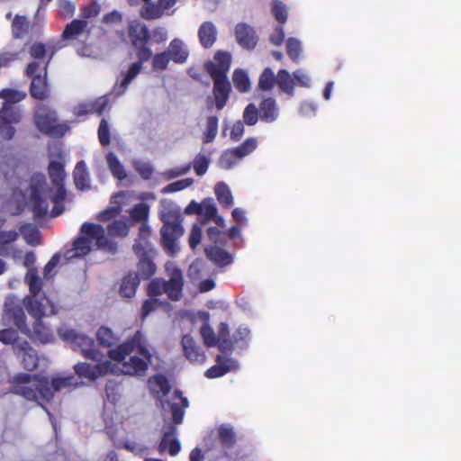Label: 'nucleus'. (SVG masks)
<instances>
[{
	"instance_id": "cd10ccee",
	"label": "nucleus",
	"mask_w": 461,
	"mask_h": 461,
	"mask_svg": "<svg viewBox=\"0 0 461 461\" xmlns=\"http://www.w3.org/2000/svg\"><path fill=\"white\" fill-rule=\"evenodd\" d=\"M205 253L209 259L213 261L219 266L229 265L232 261V257L230 253L219 248L217 245L213 247H206Z\"/></svg>"
},
{
	"instance_id": "e2e57ef3",
	"label": "nucleus",
	"mask_w": 461,
	"mask_h": 461,
	"mask_svg": "<svg viewBox=\"0 0 461 461\" xmlns=\"http://www.w3.org/2000/svg\"><path fill=\"white\" fill-rule=\"evenodd\" d=\"M294 86L302 87H311V77L307 72L298 69L294 72Z\"/></svg>"
},
{
	"instance_id": "4be33fe9",
	"label": "nucleus",
	"mask_w": 461,
	"mask_h": 461,
	"mask_svg": "<svg viewBox=\"0 0 461 461\" xmlns=\"http://www.w3.org/2000/svg\"><path fill=\"white\" fill-rule=\"evenodd\" d=\"M167 52L171 60L178 64L185 63L189 56V50L186 44L179 38H175L170 41Z\"/></svg>"
},
{
	"instance_id": "f257e3e1",
	"label": "nucleus",
	"mask_w": 461,
	"mask_h": 461,
	"mask_svg": "<svg viewBox=\"0 0 461 461\" xmlns=\"http://www.w3.org/2000/svg\"><path fill=\"white\" fill-rule=\"evenodd\" d=\"M25 281L32 295L24 299V304L29 314L34 319L32 327L30 328L25 324V314L14 296H8L5 299L3 321L5 324L13 322L23 333L41 343H50L54 339L53 335L43 324L41 319L55 314V306L48 297L40 296L41 282L35 268L28 269Z\"/></svg>"
},
{
	"instance_id": "bf43d9fd",
	"label": "nucleus",
	"mask_w": 461,
	"mask_h": 461,
	"mask_svg": "<svg viewBox=\"0 0 461 461\" xmlns=\"http://www.w3.org/2000/svg\"><path fill=\"white\" fill-rule=\"evenodd\" d=\"M133 250L138 257L152 256L153 249L149 240H137L133 245Z\"/></svg>"
},
{
	"instance_id": "603ef678",
	"label": "nucleus",
	"mask_w": 461,
	"mask_h": 461,
	"mask_svg": "<svg viewBox=\"0 0 461 461\" xmlns=\"http://www.w3.org/2000/svg\"><path fill=\"white\" fill-rule=\"evenodd\" d=\"M272 13L276 20L281 23H285L287 19L288 9L280 1H274L272 4Z\"/></svg>"
},
{
	"instance_id": "bb28decb",
	"label": "nucleus",
	"mask_w": 461,
	"mask_h": 461,
	"mask_svg": "<svg viewBox=\"0 0 461 461\" xmlns=\"http://www.w3.org/2000/svg\"><path fill=\"white\" fill-rule=\"evenodd\" d=\"M260 119L266 122H273L279 116V108L274 98L264 99L259 105Z\"/></svg>"
},
{
	"instance_id": "6e6d98bb",
	"label": "nucleus",
	"mask_w": 461,
	"mask_h": 461,
	"mask_svg": "<svg viewBox=\"0 0 461 461\" xmlns=\"http://www.w3.org/2000/svg\"><path fill=\"white\" fill-rule=\"evenodd\" d=\"M21 233L28 244L39 243V231L32 225H25L21 229Z\"/></svg>"
},
{
	"instance_id": "a211bd4d",
	"label": "nucleus",
	"mask_w": 461,
	"mask_h": 461,
	"mask_svg": "<svg viewBox=\"0 0 461 461\" xmlns=\"http://www.w3.org/2000/svg\"><path fill=\"white\" fill-rule=\"evenodd\" d=\"M176 429L173 425L165 428L162 439L158 445V452L163 454L167 452L169 456H176L181 450V443L176 438Z\"/></svg>"
},
{
	"instance_id": "9d476101",
	"label": "nucleus",
	"mask_w": 461,
	"mask_h": 461,
	"mask_svg": "<svg viewBox=\"0 0 461 461\" xmlns=\"http://www.w3.org/2000/svg\"><path fill=\"white\" fill-rule=\"evenodd\" d=\"M58 335L63 341L68 343L73 350L79 351L86 358L94 362L104 359V355L95 348L94 339L89 336L66 326L59 328Z\"/></svg>"
},
{
	"instance_id": "2eb2a0df",
	"label": "nucleus",
	"mask_w": 461,
	"mask_h": 461,
	"mask_svg": "<svg viewBox=\"0 0 461 461\" xmlns=\"http://www.w3.org/2000/svg\"><path fill=\"white\" fill-rule=\"evenodd\" d=\"M112 362L109 360L95 362L93 366L88 363H78L74 366L76 374L80 378H85L89 381H95L111 373Z\"/></svg>"
},
{
	"instance_id": "3c124183",
	"label": "nucleus",
	"mask_w": 461,
	"mask_h": 461,
	"mask_svg": "<svg viewBox=\"0 0 461 461\" xmlns=\"http://www.w3.org/2000/svg\"><path fill=\"white\" fill-rule=\"evenodd\" d=\"M193 183H194V179L190 178V177L185 178L182 180H178V181L173 182V183L166 185L162 189V193L166 194V193L178 192V191H181V190H184V189L189 187L190 185H193Z\"/></svg>"
},
{
	"instance_id": "c85d7f7f",
	"label": "nucleus",
	"mask_w": 461,
	"mask_h": 461,
	"mask_svg": "<svg viewBox=\"0 0 461 461\" xmlns=\"http://www.w3.org/2000/svg\"><path fill=\"white\" fill-rule=\"evenodd\" d=\"M74 181L79 190H87L90 188V178L84 161L77 164L74 170Z\"/></svg>"
},
{
	"instance_id": "c756f323",
	"label": "nucleus",
	"mask_w": 461,
	"mask_h": 461,
	"mask_svg": "<svg viewBox=\"0 0 461 461\" xmlns=\"http://www.w3.org/2000/svg\"><path fill=\"white\" fill-rule=\"evenodd\" d=\"M276 84L282 92L290 95L291 96L294 94V74L291 75L286 69L279 70L276 76Z\"/></svg>"
},
{
	"instance_id": "13d9d810",
	"label": "nucleus",
	"mask_w": 461,
	"mask_h": 461,
	"mask_svg": "<svg viewBox=\"0 0 461 461\" xmlns=\"http://www.w3.org/2000/svg\"><path fill=\"white\" fill-rule=\"evenodd\" d=\"M258 110L254 104L246 106L243 112V120L248 125H255L258 120Z\"/></svg>"
},
{
	"instance_id": "72a5a7b5",
	"label": "nucleus",
	"mask_w": 461,
	"mask_h": 461,
	"mask_svg": "<svg viewBox=\"0 0 461 461\" xmlns=\"http://www.w3.org/2000/svg\"><path fill=\"white\" fill-rule=\"evenodd\" d=\"M106 97L99 98L95 104H81L76 108V113L80 116L87 113H96L101 115L107 105Z\"/></svg>"
},
{
	"instance_id": "aec40b11",
	"label": "nucleus",
	"mask_w": 461,
	"mask_h": 461,
	"mask_svg": "<svg viewBox=\"0 0 461 461\" xmlns=\"http://www.w3.org/2000/svg\"><path fill=\"white\" fill-rule=\"evenodd\" d=\"M176 0H158L145 4L140 11V15L147 20L158 19L164 14H169L168 10L173 7Z\"/></svg>"
},
{
	"instance_id": "a19ab883",
	"label": "nucleus",
	"mask_w": 461,
	"mask_h": 461,
	"mask_svg": "<svg viewBox=\"0 0 461 461\" xmlns=\"http://www.w3.org/2000/svg\"><path fill=\"white\" fill-rule=\"evenodd\" d=\"M218 133V118L209 116L206 121L205 131L203 132V141L204 143L212 142Z\"/></svg>"
},
{
	"instance_id": "2f4dec72",
	"label": "nucleus",
	"mask_w": 461,
	"mask_h": 461,
	"mask_svg": "<svg viewBox=\"0 0 461 461\" xmlns=\"http://www.w3.org/2000/svg\"><path fill=\"white\" fill-rule=\"evenodd\" d=\"M152 256L139 257L137 276L140 279H147L156 271V267L151 260Z\"/></svg>"
},
{
	"instance_id": "ddd939ff",
	"label": "nucleus",
	"mask_w": 461,
	"mask_h": 461,
	"mask_svg": "<svg viewBox=\"0 0 461 461\" xmlns=\"http://www.w3.org/2000/svg\"><path fill=\"white\" fill-rule=\"evenodd\" d=\"M14 355L19 359L23 367L32 371L39 366H47L49 360L44 357H39L36 350L28 341H18L14 346Z\"/></svg>"
},
{
	"instance_id": "dca6fc26",
	"label": "nucleus",
	"mask_w": 461,
	"mask_h": 461,
	"mask_svg": "<svg viewBox=\"0 0 461 461\" xmlns=\"http://www.w3.org/2000/svg\"><path fill=\"white\" fill-rule=\"evenodd\" d=\"M132 197V193L119 192L114 194L110 200V206L100 212L97 220L101 221H108L120 214L124 205H127Z\"/></svg>"
},
{
	"instance_id": "8fccbe9b",
	"label": "nucleus",
	"mask_w": 461,
	"mask_h": 461,
	"mask_svg": "<svg viewBox=\"0 0 461 461\" xmlns=\"http://www.w3.org/2000/svg\"><path fill=\"white\" fill-rule=\"evenodd\" d=\"M286 52L292 60L297 61L302 52L300 41L295 38H289L286 41Z\"/></svg>"
},
{
	"instance_id": "79ce46f5",
	"label": "nucleus",
	"mask_w": 461,
	"mask_h": 461,
	"mask_svg": "<svg viewBox=\"0 0 461 461\" xmlns=\"http://www.w3.org/2000/svg\"><path fill=\"white\" fill-rule=\"evenodd\" d=\"M258 147V140L255 138L247 139L241 145L233 149L238 158L242 159L246 156L251 154Z\"/></svg>"
},
{
	"instance_id": "393cba45",
	"label": "nucleus",
	"mask_w": 461,
	"mask_h": 461,
	"mask_svg": "<svg viewBox=\"0 0 461 461\" xmlns=\"http://www.w3.org/2000/svg\"><path fill=\"white\" fill-rule=\"evenodd\" d=\"M217 33V28L213 23L203 22L198 28L199 42L203 47L210 48L215 42Z\"/></svg>"
},
{
	"instance_id": "e433bc0d",
	"label": "nucleus",
	"mask_w": 461,
	"mask_h": 461,
	"mask_svg": "<svg viewBox=\"0 0 461 461\" xmlns=\"http://www.w3.org/2000/svg\"><path fill=\"white\" fill-rule=\"evenodd\" d=\"M139 285V278L137 276L129 275L122 279L120 294L123 297L131 298L136 292V288Z\"/></svg>"
},
{
	"instance_id": "de8ad7c7",
	"label": "nucleus",
	"mask_w": 461,
	"mask_h": 461,
	"mask_svg": "<svg viewBox=\"0 0 461 461\" xmlns=\"http://www.w3.org/2000/svg\"><path fill=\"white\" fill-rule=\"evenodd\" d=\"M218 435L221 443L226 446H231L235 441V435L232 428L229 425H221L218 429Z\"/></svg>"
},
{
	"instance_id": "6e6552de",
	"label": "nucleus",
	"mask_w": 461,
	"mask_h": 461,
	"mask_svg": "<svg viewBox=\"0 0 461 461\" xmlns=\"http://www.w3.org/2000/svg\"><path fill=\"white\" fill-rule=\"evenodd\" d=\"M230 62L231 58L229 53L219 51L215 54L213 60L205 65L214 82L213 95L219 111L225 106L230 91V86L226 77Z\"/></svg>"
},
{
	"instance_id": "6ab92c4d",
	"label": "nucleus",
	"mask_w": 461,
	"mask_h": 461,
	"mask_svg": "<svg viewBox=\"0 0 461 461\" xmlns=\"http://www.w3.org/2000/svg\"><path fill=\"white\" fill-rule=\"evenodd\" d=\"M142 69L141 62H134L130 65L127 70L122 71L116 79L113 87V93L116 96L123 95L128 86L140 73Z\"/></svg>"
},
{
	"instance_id": "20e7f679",
	"label": "nucleus",
	"mask_w": 461,
	"mask_h": 461,
	"mask_svg": "<svg viewBox=\"0 0 461 461\" xmlns=\"http://www.w3.org/2000/svg\"><path fill=\"white\" fill-rule=\"evenodd\" d=\"M109 357L112 363V374L143 376L151 362L152 355L146 347L144 335L137 331L131 339L110 349Z\"/></svg>"
},
{
	"instance_id": "f704fd0d",
	"label": "nucleus",
	"mask_w": 461,
	"mask_h": 461,
	"mask_svg": "<svg viewBox=\"0 0 461 461\" xmlns=\"http://www.w3.org/2000/svg\"><path fill=\"white\" fill-rule=\"evenodd\" d=\"M214 193L217 200L221 205L230 207L233 204V196L229 186L225 183L219 182L215 185Z\"/></svg>"
},
{
	"instance_id": "7ed1b4c3",
	"label": "nucleus",
	"mask_w": 461,
	"mask_h": 461,
	"mask_svg": "<svg viewBox=\"0 0 461 461\" xmlns=\"http://www.w3.org/2000/svg\"><path fill=\"white\" fill-rule=\"evenodd\" d=\"M111 221L107 226L108 234L105 233L102 225L85 222L80 229L81 236L74 241L73 248L65 253V260L87 255L93 245L97 249L114 253L117 244L112 238L126 237L130 230V225L124 219L113 218Z\"/></svg>"
},
{
	"instance_id": "c03bdc74",
	"label": "nucleus",
	"mask_w": 461,
	"mask_h": 461,
	"mask_svg": "<svg viewBox=\"0 0 461 461\" xmlns=\"http://www.w3.org/2000/svg\"><path fill=\"white\" fill-rule=\"evenodd\" d=\"M275 82H276V77L272 69L267 68L259 77L258 87L264 91L271 90Z\"/></svg>"
},
{
	"instance_id": "052dcab7",
	"label": "nucleus",
	"mask_w": 461,
	"mask_h": 461,
	"mask_svg": "<svg viewBox=\"0 0 461 461\" xmlns=\"http://www.w3.org/2000/svg\"><path fill=\"white\" fill-rule=\"evenodd\" d=\"M170 60L171 59L166 50L153 57L152 67L156 70H164L167 68Z\"/></svg>"
},
{
	"instance_id": "a18cd8bd",
	"label": "nucleus",
	"mask_w": 461,
	"mask_h": 461,
	"mask_svg": "<svg viewBox=\"0 0 461 461\" xmlns=\"http://www.w3.org/2000/svg\"><path fill=\"white\" fill-rule=\"evenodd\" d=\"M240 158H238L233 149H228L221 156L219 165L223 169H230L234 167Z\"/></svg>"
},
{
	"instance_id": "69168bd1",
	"label": "nucleus",
	"mask_w": 461,
	"mask_h": 461,
	"mask_svg": "<svg viewBox=\"0 0 461 461\" xmlns=\"http://www.w3.org/2000/svg\"><path fill=\"white\" fill-rule=\"evenodd\" d=\"M159 305H160V303H159L158 299L154 298V297H149L148 300H146L143 303V305L141 308L142 318L147 317L150 312L155 311Z\"/></svg>"
},
{
	"instance_id": "0eeeda50",
	"label": "nucleus",
	"mask_w": 461,
	"mask_h": 461,
	"mask_svg": "<svg viewBox=\"0 0 461 461\" xmlns=\"http://www.w3.org/2000/svg\"><path fill=\"white\" fill-rule=\"evenodd\" d=\"M149 390L157 395L160 402L164 415L170 412L173 422L179 424L183 420L184 409L188 407V401L183 397L179 391H175L170 399H165L170 386L165 376L157 375L149 379Z\"/></svg>"
},
{
	"instance_id": "09e8293b",
	"label": "nucleus",
	"mask_w": 461,
	"mask_h": 461,
	"mask_svg": "<svg viewBox=\"0 0 461 461\" xmlns=\"http://www.w3.org/2000/svg\"><path fill=\"white\" fill-rule=\"evenodd\" d=\"M28 29V23L24 16H15L12 23L13 34L16 38L23 37Z\"/></svg>"
},
{
	"instance_id": "1a4fd4ad",
	"label": "nucleus",
	"mask_w": 461,
	"mask_h": 461,
	"mask_svg": "<svg viewBox=\"0 0 461 461\" xmlns=\"http://www.w3.org/2000/svg\"><path fill=\"white\" fill-rule=\"evenodd\" d=\"M165 268L169 280L153 279L148 287L149 295V297L156 298L165 293L171 300L178 301L183 288L182 272L173 262H167L165 265Z\"/></svg>"
},
{
	"instance_id": "f8f14e48",
	"label": "nucleus",
	"mask_w": 461,
	"mask_h": 461,
	"mask_svg": "<svg viewBox=\"0 0 461 461\" xmlns=\"http://www.w3.org/2000/svg\"><path fill=\"white\" fill-rule=\"evenodd\" d=\"M34 121L39 131L53 136H62L69 129L67 123H59L56 113L45 106L38 107Z\"/></svg>"
},
{
	"instance_id": "b1692460",
	"label": "nucleus",
	"mask_w": 461,
	"mask_h": 461,
	"mask_svg": "<svg viewBox=\"0 0 461 461\" xmlns=\"http://www.w3.org/2000/svg\"><path fill=\"white\" fill-rule=\"evenodd\" d=\"M185 357L194 363H203L205 360V355L195 344L193 337L185 334L181 341Z\"/></svg>"
},
{
	"instance_id": "4468645a",
	"label": "nucleus",
	"mask_w": 461,
	"mask_h": 461,
	"mask_svg": "<svg viewBox=\"0 0 461 461\" xmlns=\"http://www.w3.org/2000/svg\"><path fill=\"white\" fill-rule=\"evenodd\" d=\"M23 112L19 107H14L10 104H3L0 109V138L10 140L15 133L13 124L21 122Z\"/></svg>"
},
{
	"instance_id": "473e14b6",
	"label": "nucleus",
	"mask_w": 461,
	"mask_h": 461,
	"mask_svg": "<svg viewBox=\"0 0 461 461\" xmlns=\"http://www.w3.org/2000/svg\"><path fill=\"white\" fill-rule=\"evenodd\" d=\"M87 23L83 20H74L67 25L62 33L64 40L76 39L80 36L86 29Z\"/></svg>"
},
{
	"instance_id": "774afa93",
	"label": "nucleus",
	"mask_w": 461,
	"mask_h": 461,
	"mask_svg": "<svg viewBox=\"0 0 461 461\" xmlns=\"http://www.w3.org/2000/svg\"><path fill=\"white\" fill-rule=\"evenodd\" d=\"M58 5L64 17L71 16L75 12V5L69 0H58Z\"/></svg>"
},
{
	"instance_id": "680f3d73",
	"label": "nucleus",
	"mask_w": 461,
	"mask_h": 461,
	"mask_svg": "<svg viewBox=\"0 0 461 461\" xmlns=\"http://www.w3.org/2000/svg\"><path fill=\"white\" fill-rule=\"evenodd\" d=\"M60 258H61V256L59 254H55L51 258L50 260L47 263V265L45 266L44 267V277L46 279H50L52 278L57 270V267L60 261Z\"/></svg>"
},
{
	"instance_id": "864d4df0",
	"label": "nucleus",
	"mask_w": 461,
	"mask_h": 461,
	"mask_svg": "<svg viewBox=\"0 0 461 461\" xmlns=\"http://www.w3.org/2000/svg\"><path fill=\"white\" fill-rule=\"evenodd\" d=\"M208 166H209V159L205 155L199 153L194 158V162H193V167H194L195 173L198 176H203L207 172Z\"/></svg>"
},
{
	"instance_id": "39448f33",
	"label": "nucleus",
	"mask_w": 461,
	"mask_h": 461,
	"mask_svg": "<svg viewBox=\"0 0 461 461\" xmlns=\"http://www.w3.org/2000/svg\"><path fill=\"white\" fill-rule=\"evenodd\" d=\"M74 381L73 376H57L52 378L49 385L47 380L40 375L18 373L10 381L12 384L10 392L41 405L40 400L50 401L54 392L76 386L77 384Z\"/></svg>"
},
{
	"instance_id": "49530a36",
	"label": "nucleus",
	"mask_w": 461,
	"mask_h": 461,
	"mask_svg": "<svg viewBox=\"0 0 461 461\" xmlns=\"http://www.w3.org/2000/svg\"><path fill=\"white\" fill-rule=\"evenodd\" d=\"M199 214L203 216L206 221L212 220L216 216L217 208L212 198L205 199L201 203Z\"/></svg>"
},
{
	"instance_id": "338daca9",
	"label": "nucleus",
	"mask_w": 461,
	"mask_h": 461,
	"mask_svg": "<svg viewBox=\"0 0 461 461\" xmlns=\"http://www.w3.org/2000/svg\"><path fill=\"white\" fill-rule=\"evenodd\" d=\"M135 169L141 175L144 179H149L152 175V167L148 162L144 161H135L134 162Z\"/></svg>"
},
{
	"instance_id": "412c9836",
	"label": "nucleus",
	"mask_w": 461,
	"mask_h": 461,
	"mask_svg": "<svg viewBox=\"0 0 461 461\" xmlns=\"http://www.w3.org/2000/svg\"><path fill=\"white\" fill-rule=\"evenodd\" d=\"M239 368V364L232 358L218 357L217 364L209 368L205 375L208 378L221 377L228 372L235 371Z\"/></svg>"
},
{
	"instance_id": "5fc2aeb1",
	"label": "nucleus",
	"mask_w": 461,
	"mask_h": 461,
	"mask_svg": "<svg viewBox=\"0 0 461 461\" xmlns=\"http://www.w3.org/2000/svg\"><path fill=\"white\" fill-rule=\"evenodd\" d=\"M0 341L4 344H12L14 349L15 343L18 341H25L18 338L17 332L14 329H5L0 331Z\"/></svg>"
},
{
	"instance_id": "f3484780",
	"label": "nucleus",
	"mask_w": 461,
	"mask_h": 461,
	"mask_svg": "<svg viewBox=\"0 0 461 461\" xmlns=\"http://www.w3.org/2000/svg\"><path fill=\"white\" fill-rule=\"evenodd\" d=\"M209 313L198 312L191 317V322L199 328L200 334L207 347H213L218 343V338L209 325Z\"/></svg>"
},
{
	"instance_id": "a878e982",
	"label": "nucleus",
	"mask_w": 461,
	"mask_h": 461,
	"mask_svg": "<svg viewBox=\"0 0 461 461\" xmlns=\"http://www.w3.org/2000/svg\"><path fill=\"white\" fill-rule=\"evenodd\" d=\"M236 39L244 48L252 49L257 43V38L253 28L245 23H240L235 29Z\"/></svg>"
},
{
	"instance_id": "9b49d317",
	"label": "nucleus",
	"mask_w": 461,
	"mask_h": 461,
	"mask_svg": "<svg viewBox=\"0 0 461 461\" xmlns=\"http://www.w3.org/2000/svg\"><path fill=\"white\" fill-rule=\"evenodd\" d=\"M53 53L52 50L46 62L32 61L26 68L27 76L32 78L30 92L33 98L44 99L47 96V67Z\"/></svg>"
},
{
	"instance_id": "c9c22d12",
	"label": "nucleus",
	"mask_w": 461,
	"mask_h": 461,
	"mask_svg": "<svg viewBox=\"0 0 461 461\" xmlns=\"http://www.w3.org/2000/svg\"><path fill=\"white\" fill-rule=\"evenodd\" d=\"M106 162L112 175L115 178L119 180L126 178V171L118 158L113 153L110 152L106 155Z\"/></svg>"
},
{
	"instance_id": "423d86ee",
	"label": "nucleus",
	"mask_w": 461,
	"mask_h": 461,
	"mask_svg": "<svg viewBox=\"0 0 461 461\" xmlns=\"http://www.w3.org/2000/svg\"><path fill=\"white\" fill-rule=\"evenodd\" d=\"M159 217L164 222L160 230L164 249L171 255L178 250L177 240L183 235L180 207L168 200H162L159 206Z\"/></svg>"
},
{
	"instance_id": "f03ea898",
	"label": "nucleus",
	"mask_w": 461,
	"mask_h": 461,
	"mask_svg": "<svg viewBox=\"0 0 461 461\" xmlns=\"http://www.w3.org/2000/svg\"><path fill=\"white\" fill-rule=\"evenodd\" d=\"M49 173L53 184L52 188L47 186L42 174H35L30 182L21 183L19 191L14 193L15 199L19 201L22 198L35 217H42L49 212L51 217H56L64 210L62 202L65 197L63 188L65 173L62 163L51 160L49 165Z\"/></svg>"
},
{
	"instance_id": "ea45409f",
	"label": "nucleus",
	"mask_w": 461,
	"mask_h": 461,
	"mask_svg": "<svg viewBox=\"0 0 461 461\" xmlns=\"http://www.w3.org/2000/svg\"><path fill=\"white\" fill-rule=\"evenodd\" d=\"M233 85L241 93L248 92L250 88V81L246 71L236 69L232 76Z\"/></svg>"
},
{
	"instance_id": "0e129e2a",
	"label": "nucleus",
	"mask_w": 461,
	"mask_h": 461,
	"mask_svg": "<svg viewBox=\"0 0 461 461\" xmlns=\"http://www.w3.org/2000/svg\"><path fill=\"white\" fill-rule=\"evenodd\" d=\"M98 138L100 143L106 146L110 143L109 127L107 122L103 119L98 128Z\"/></svg>"
},
{
	"instance_id": "5701e85b",
	"label": "nucleus",
	"mask_w": 461,
	"mask_h": 461,
	"mask_svg": "<svg viewBox=\"0 0 461 461\" xmlns=\"http://www.w3.org/2000/svg\"><path fill=\"white\" fill-rule=\"evenodd\" d=\"M128 32L134 47L145 44L149 37V28L139 21H131L129 23Z\"/></svg>"
},
{
	"instance_id": "4d7b16f0",
	"label": "nucleus",
	"mask_w": 461,
	"mask_h": 461,
	"mask_svg": "<svg viewBox=\"0 0 461 461\" xmlns=\"http://www.w3.org/2000/svg\"><path fill=\"white\" fill-rule=\"evenodd\" d=\"M250 338V331L247 327H239L232 335V341L240 347L247 345Z\"/></svg>"
},
{
	"instance_id": "37998d69",
	"label": "nucleus",
	"mask_w": 461,
	"mask_h": 461,
	"mask_svg": "<svg viewBox=\"0 0 461 461\" xmlns=\"http://www.w3.org/2000/svg\"><path fill=\"white\" fill-rule=\"evenodd\" d=\"M149 206L144 203L134 205L130 211L129 214L134 221H143L149 217Z\"/></svg>"
},
{
	"instance_id": "7c9ffc66",
	"label": "nucleus",
	"mask_w": 461,
	"mask_h": 461,
	"mask_svg": "<svg viewBox=\"0 0 461 461\" xmlns=\"http://www.w3.org/2000/svg\"><path fill=\"white\" fill-rule=\"evenodd\" d=\"M18 233L15 230L0 231V255L13 256V247L10 244L16 240Z\"/></svg>"
},
{
	"instance_id": "4c0bfd02",
	"label": "nucleus",
	"mask_w": 461,
	"mask_h": 461,
	"mask_svg": "<svg viewBox=\"0 0 461 461\" xmlns=\"http://www.w3.org/2000/svg\"><path fill=\"white\" fill-rule=\"evenodd\" d=\"M26 97V93L14 88H4L0 91V98L4 104H16L23 101Z\"/></svg>"
},
{
	"instance_id": "58836bf2",
	"label": "nucleus",
	"mask_w": 461,
	"mask_h": 461,
	"mask_svg": "<svg viewBox=\"0 0 461 461\" xmlns=\"http://www.w3.org/2000/svg\"><path fill=\"white\" fill-rule=\"evenodd\" d=\"M96 339L100 345L110 348L117 342L118 338L111 329L100 327L96 332Z\"/></svg>"
}]
</instances>
